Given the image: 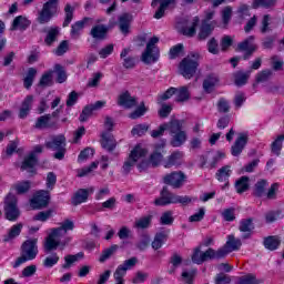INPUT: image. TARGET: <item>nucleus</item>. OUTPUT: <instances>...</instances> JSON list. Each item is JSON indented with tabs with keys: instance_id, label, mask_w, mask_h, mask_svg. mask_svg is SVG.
<instances>
[{
	"instance_id": "1",
	"label": "nucleus",
	"mask_w": 284,
	"mask_h": 284,
	"mask_svg": "<svg viewBox=\"0 0 284 284\" xmlns=\"http://www.w3.org/2000/svg\"><path fill=\"white\" fill-rule=\"evenodd\" d=\"M74 230V222L71 220H64L62 223H60V226L53 227L50 230L48 236L44 241V250L47 252H52V250H65V246L72 241V237H64L68 232H72Z\"/></svg>"
},
{
	"instance_id": "33",
	"label": "nucleus",
	"mask_w": 284,
	"mask_h": 284,
	"mask_svg": "<svg viewBox=\"0 0 284 284\" xmlns=\"http://www.w3.org/2000/svg\"><path fill=\"white\" fill-rule=\"evenodd\" d=\"M168 234H170V232L165 231V232H160L155 235L152 242L153 250H161V247H163V245L165 244V241H168Z\"/></svg>"
},
{
	"instance_id": "40",
	"label": "nucleus",
	"mask_w": 284,
	"mask_h": 284,
	"mask_svg": "<svg viewBox=\"0 0 284 284\" xmlns=\"http://www.w3.org/2000/svg\"><path fill=\"white\" fill-rule=\"evenodd\" d=\"M151 223H152V215H145L135 221L134 227H136L138 230H146V227H150Z\"/></svg>"
},
{
	"instance_id": "49",
	"label": "nucleus",
	"mask_w": 284,
	"mask_h": 284,
	"mask_svg": "<svg viewBox=\"0 0 284 284\" xmlns=\"http://www.w3.org/2000/svg\"><path fill=\"white\" fill-rule=\"evenodd\" d=\"M97 168H99V162H93L90 166L78 169L77 174L79 178L88 176L89 174H92V172L97 170Z\"/></svg>"
},
{
	"instance_id": "11",
	"label": "nucleus",
	"mask_w": 284,
	"mask_h": 284,
	"mask_svg": "<svg viewBox=\"0 0 284 284\" xmlns=\"http://www.w3.org/2000/svg\"><path fill=\"white\" fill-rule=\"evenodd\" d=\"M241 240L235 239L234 235H229L227 241L224 245V247L220 248L216 252L217 258H225L227 254L232 252H236L237 250H241Z\"/></svg>"
},
{
	"instance_id": "43",
	"label": "nucleus",
	"mask_w": 284,
	"mask_h": 284,
	"mask_svg": "<svg viewBox=\"0 0 284 284\" xmlns=\"http://www.w3.org/2000/svg\"><path fill=\"white\" fill-rule=\"evenodd\" d=\"M281 245V240L277 236H270L264 240V246L266 250H277Z\"/></svg>"
},
{
	"instance_id": "36",
	"label": "nucleus",
	"mask_w": 284,
	"mask_h": 284,
	"mask_svg": "<svg viewBox=\"0 0 284 284\" xmlns=\"http://www.w3.org/2000/svg\"><path fill=\"white\" fill-rule=\"evenodd\" d=\"M250 74L251 72H242L239 71L234 74V83L235 85H237L239 88H241L242 85H245V83H247V80L250 79Z\"/></svg>"
},
{
	"instance_id": "63",
	"label": "nucleus",
	"mask_w": 284,
	"mask_h": 284,
	"mask_svg": "<svg viewBox=\"0 0 284 284\" xmlns=\"http://www.w3.org/2000/svg\"><path fill=\"white\" fill-rule=\"evenodd\" d=\"M254 230V224L252 223V220H243L240 223V232H251Z\"/></svg>"
},
{
	"instance_id": "8",
	"label": "nucleus",
	"mask_w": 284,
	"mask_h": 284,
	"mask_svg": "<svg viewBox=\"0 0 284 284\" xmlns=\"http://www.w3.org/2000/svg\"><path fill=\"white\" fill-rule=\"evenodd\" d=\"M57 12H59V0H48L38 13V22L41 24L50 23Z\"/></svg>"
},
{
	"instance_id": "45",
	"label": "nucleus",
	"mask_w": 284,
	"mask_h": 284,
	"mask_svg": "<svg viewBox=\"0 0 284 284\" xmlns=\"http://www.w3.org/2000/svg\"><path fill=\"white\" fill-rule=\"evenodd\" d=\"M175 99L178 102L187 101L190 99V90L187 87H181L175 89Z\"/></svg>"
},
{
	"instance_id": "46",
	"label": "nucleus",
	"mask_w": 284,
	"mask_h": 284,
	"mask_svg": "<svg viewBox=\"0 0 284 284\" xmlns=\"http://www.w3.org/2000/svg\"><path fill=\"white\" fill-rule=\"evenodd\" d=\"M83 254L79 253L77 255H67L64 257V264L62 265V270H70V267H72V265H74V263H77V261H79V258H82Z\"/></svg>"
},
{
	"instance_id": "53",
	"label": "nucleus",
	"mask_w": 284,
	"mask_h": 284,
	"mask_svg": "<svg viewBox=\"0 0 284 284\" xmlns=\"http://www.w3.org/2000/svg\"><path fill=\"white\" fill-rule=\"evenodd\" d=\"M94 156V149L87 148L78 156L79 163H85L88 159H92Z\"/></svg>"
},
{
	"instance_id": "21",
	"label": "nucleus",
	"mask_w": 284,
	"mask_h": 284,
	"mask_svg": "<svg viewBox=\"0 0 284 284\" xmlns=\"http://www.w3.org/2000/svg\"><path fill=\"white\" fill-rule=\"evenodd\" d=\"M245 145H247V135L240 134L236 139L234 145L231 148V154L233 156H239L243 152Z\"/></svg>"
},
{
	"instance_id": "56",
	"label": "nucleus",
	"mask_w": 284,
	"mask_h": 284,
	"mask_svg": "<svg viewBox=\"0 0 284 284\" xmlns=\"http://www.w3.org/2000/svg\"><path fill=\"white\" fill-rule=\"evenodd\" d=\"M174 94H176V88H170L164 93L159 95L158 103L163 104V101H168V99H172Z\"/></svg>"
},
{
	"instance_id": "3",
	"label": "nucleus",
	"mask_w": 284,
	"mask_h": 284,
	"mask_svg": "<svg viewBox=\"0 0 284 284\" xmlns=\"http://www.w3.org/2000/svg\"><path fill=\"white\" fill-rule=\"evenodd\" d=\"M163 148H165L164 140L155 144V150L150 154L149 159L143 158L141 163L138 164L139 172H145V170H150V168H159V165L163 163V154L161 153Z\"/></svg>"
},
{
	"instance_id": "19",
	"label": "nucleus",
	"mask_w": 284,
	"mask_h": 284,
	"mask_svg": "<svg viewBox=\"0 0 284 284\" xmlns=\"http://www.w3.org/2000/svg\"><path fill=\"white\" fill-rule=\"evenodd\" d=\"M93 193H94V187L78 190L72 197V204L81 205V203H85V201H88V196H90V194H93Z\"/></svg>"
},
{
	"instance_id": "31",
	"label": "nucleus",
	"mask_w": 284,
	"mask_h": 284,
	"mask_svg": "<svg viewBox=\"0 0 284 284\" xmlns=\"http://www.w3.org/2000/svg\"><path fill=\"white\" fill-rule=\"evenodd\" d=\"M30 27V20L23 16H18L14 18L12 24H11V30H26L27 28Z\"/></svg>"
},
{
	"instance_id": "23",
	"label": "nucleus",
	"mask_w": 284,
	"mask_h": 284,
	"mask_svg": "<svg viewBox=\"0 0 284 284\" xmlns=\"http://www.w3.org/2000/svg\"><path fill=\"white\" fill-rule=\"evenodd\" d=\"M132 24V14L130 13H123L119 18V28L121 30L122 34H129L130 33V26Z\"/></svg>"
},
{
	"instance_id": "38",
	"label": "nucleus",
	"mask_w": 284,
	"mask_h": 284,
	"mask_svg": "<svg viewBox=\"0 0 284 284\" xmlns=\"http://www.w3.org/2000/svg\"><path fill=\"white\" fill-rule=\"evenodd\" d=\"M194 276H196V270H184L181 274V283L183 284H193L194 283Z\"/></svg>"
},
{
	"instance_id": "35",
	"label": "nucleus",
	"mask_w": 284,
	"mask_h": 284,
	"mask_svg": "<svg viewBox=\"0 0 284 284\" xmlns=\"http://www.w3.org/2000/svg\"><path fill=\"white\" fill-rule=\"evenodd\" d=\"M235 189L239 194H243V192H247L250 189V178L242 176L240 180L235 183Z\"/></svg>"
},
{
	"instance_id": "7",
	"label": "nucleus",
	"mask_w": 284,
	"mask_h": 284,
	"mask_svg": "<svg viewBox=\"0 0 284 284\" xmlns=\"http://www.w3.org/2000/svg\"><path fill=\"white\" fill-rule=\"evenodd\" d=\"M39 254V247L37 246V240H28L22 244V255L16 261L13 267H19L27 263V261H34Z\"/></svg>"
},
{
	"instance_id": "57",
	"label": "nucleus",
	"mask_w": 284,
	"mask_h": 284,
	"mask_svg": "<svg viewBox=\"0 0 284 284\" xmlns=\"http://www.w3.org/2000/svg\"><path fill=\"white\" fill-rule=\"evenodd\" d=\"M102 79H103V73H101V72L93 73V75L91 77V79L88 82V87L89 88H98L99 83H101Z\"/></svg>"
},
{
	"instance_id": "62",
	"label": "nucleus",
	"mask_w": 284,
	"mask_h": 284,
	"mask_svg": "<svg viewBox=\"0 0 284 284\" xmlns=\"http://www.w3.org/2000/svg\"><path fill=\"white\" fill-rule=\"evenodd\" d=\"M145 281H148V273L138 271L135 273V276L132 280V283L133 284H142V283H145Z\"/></svg>"
},
{
	"instance_id": "50",
	"label": "nucleus",
	"mask_w": 284,
	"mask_h": 284,
	"mask_svg": "<svg viewBox=\"0 0 284 284\" xmlns=\"http://www.w3.org/2000/svg\"><path fill=\"white\" fill-rule=\"evenodd\" d=\"M53 72L58 75V83H65V81L68 80V74H65V70H63V67H61V64H55L53 67Z\"/></svg>"
},
{
	"instance_id": "6",
	"label": "nucleus",
	"mask_w": 284,
	"mask_h": 284,
	"mask_svg": "<svg viewBox=\"0 0 284 284\" xmlns=\"http://www.w3.org/2000/svg\"><path fill=\"white\" fill-rule=\"evenodd\" d=\"M169 133L171 136V145L173 148H181L187 141V133L183 130V122L180 120L170 121Z\"/></svg>"
},
{
	"instance_id": "12",
	"label": "nucleus",
	"mask_w": 284,
	"mask_h": 284,
	"mask_svg": "<svg viewBox=\"0 0 284 284\" xmlns=\"http://www.w3.org/2000/svg\"><path fill=\"white\" fill-rule=\"evenodd\" d=\"M212 19H214V10L206 11L199 33L200 39H207V37L212 34V30H214L216 26V21H212Z\"/></svg>"
},
{
	"instance_id": "4",
	"label": "nucleus",
	"mask_w": 284,
	"mask_h": 284,
	"mask_svg": "<svg viewBox=\"0 0 284 284\" xmlns=\"http://www.w3.org/2000/svg\"><path fill=\"white\" fill-rule=\"evenodd\" d=\"M148 155V150L143 148L141 144L135 145L130 152L128 159L124 161L122 170L124 174H130L132 172V168L136 165L139 168V163L145 159Z\"/></svg>"
},
{
	"instance_id": "41",
	"label": "nucleus",
	"mask_w": 284,
	"mask_h": 284,
	"mask_svg": "<svg viewBox=\"0 0 284 284\" xmlns=\"http://www.w3.org/2000/svg\"><path fill=\"white\" fill-rule=\"evenodd\" d=\"M116 250H119V245L116 244H113L109 248H105L100 255V258H99L100 263H105V261L111 258L112 255L116 253Z\"/></svg>"
},
{
	"instance_id": "37",
	"label": "nucleus",
	"mask_w": 284,
	"mask_h": 284,
	"mask_svg": "<svg viewBox=\"0 0 284 284\" xmlns=\"http://www.w3.org/2000/svg\"><path fill=\"white\" fill-rule=\"evenodd\" d=\"M30 187H32L30 181H21L13 184L12 190H14L17 194H26V192L30 191Z\"/></svg>"
},
{
	"instance_id": "42",
	"label": "nucleus",
	"mask_w": 284,
	"mask_h": 284,
	"mask_svg": "<svg viewBox=\"0 0 284 284\" xmlns=\"http://www.w3.org/2000/svg\"><path fill=\"white\" fill-rule=\"evenodd\" d=\"M59 261H60L59 254L52 253L43 260L42 265L50 270L54 267V265H57Z\"/></svg>"
},
{
	"instance_id": "59",
	"label": "nucleus",
	"mask_w": 284,
	"mask_h": 284,
	"mask_svg": "<svg viewBox=\"0 0 284 284\" xmlns=\"http://www.w3.org/2000/svg\"><path fill=\"white\" fill-rule=\"evenodd\" d=\"M37 274V265L32 264L24 267L21 272L22 278H30Z\"/></svg>"
},
{
	"instance_id": "14",
	"label": "nucleus",
	"mask_w": 284,
	"mask_h": 284,
	"mask_svg": "<svg viewBox=\"0 0 284 284\" xmlns=\"http://www.w3.org/2000/svg\"><path fill=\"white\" fill-rule=\"evenodd\" d=\"M42 152L43 146H34L33 151L22 162L21 169L27 170L28 172H32V170H34V165H37V154H41Z\"/></svg>"
},
{
	"instance_id": "5",
	"label": "nucleus",
	"mask_w": 284,
	"mask_h": 284,
	"mask_svg": "<svg viewBox=\"0 0 284 284\" xmlns=\"http://www.w3.org/2000/svg\"><path fill=\"white\" fill-rule=\"evenodd\" d=\"M194 199L187 195H176L170 193L166 189H163L161 192V196L154 201L155 205L165 206L180 203L181 205H190Z\"/></svg>"
},
{
	"instance_id": "24",
	"label": "nucleus",
	"mask_w": 284,
	"mask_h": 284,
	"mask_svg": "<svg viewBox=\"0 0 284 284\" xmlns=\"http://www.w3.org/2000/svg\"><path fill=\"white\" fill-rule=\"evenodd\" d=\"M45 145L50 150H63V148H65V136L62 134L55 135L51 141H47Z\"/></svg>"
},
{
	"instance_id": "54",
	"label": "nucleus",
	"mask_w": 284,
	"mask_h": 284,
	"mask_svg": "<svg viewBox=\"0 0 284 284\" xmlns=\"http://www.w3.org/2000/svg\"><path fill=\"white\" fill-rule=\"evenodd\" d=\"M148 130H150L149 124H138V125L133 126L131 134L133 136H143V134H145V132H148Z\"/></svg>"
},
{
	"instance_id": "39",
	"label": "nucleus",
	"mask_w": 284,
	"mask_h": 284,
	"mask_svg": "<svg viewBox=\"0 0 284 284\" xmlns=\"http://www.w3.org/2000/svg\"><path fill=\"white\" fill-rule=\"evenodd\" d=\"M34 77H37V69L30 68L23 80V85L27 88V90L32 88V83H34Z\"/></svg>"
},
{
	"instance_id": "29",
	"label": "nucleus",
	"mask_w": 284,
	"mask_h": 284,
	"mask_svg": "<svg viewBox=\"0 0 284 284\" xmlns=\"http://www.w3.org/2000/svg\"><path fill=\"white\" fill-rule=\"evenodd\" d=\"M239 48L246 52V54H252L253 52H256V44L254 43V36L248 37L246 40H244L242 43L239 44Z\"/></svg>"
},
{
	"instance_id": "25",
	"label": "nucleus",
	"mask_w": 284,
	"mask_h": 284,
	"mask_svg": "<svg viewBox=\"0 0 284 284\" xmlns=\"http://www.w3.org/2000/svg\"><path fill=\"white\" fill-rule=\"evenodd\" d=\"M90 34L93 39L101 41L105 39L108 34V27H105V24H95L92 27Z\"/></svg>"
},
{
	"instance_id": "51",
	"label": "nucleus",
	"mask_w": 284,
	"mask_h": 284,
	"mask_svg": "<svg viewBox=\"0 0 284 284\" xmlns=\"http://www.w3.org/2000/svg\"><path fill=\"white\" fill-rule=\"evenodd\" d=\"M231 174H232V169H230V166H223L216 173L217 181L223 183L230 179Z\"/></svg>"
},
{
	"instance_id": "27",
	"label": "nucleus",
	"mask_w": 284,
	"mask_h": 284,
	"mask_svg": "<svg viewBox=\"0 0 284 284\" xmlns=\"http://www.w3.org/2000/svg\"><path fill=\"white\" fill-rule=\"evenodd\" d=\"M216 85H219V75H207L203 82V90L210 94V92H214Z\"/></svg>"
},
{
	"instance_id": "30",
	"label": "nucleus",
	"mask_w": 284,
	"mask_h": 284,
	"mask_svg": "<svg viewBox=\"0 0 284 284\" xmlns=\"http://www.w3.org/2000/svg\"><path fill=\"white\" fill-rule=\"evenodd\" d=\"M90 21H92L90 18H84L83 20L75 22L71 28V37L77 39V37L83 32V28H85Z\"/></svg>"
},
{
	"instance_id": "34",
	"label": "nucleus",
	"mask_w": 284,
	"mask_h": 284,
	"mask_svg": "<svg viewBox=\"0 0 284 284\" xmlns=\"http://www.w3.org/2000/svg\"><path fill=\"white\" fill-rule=\"evenodd\" d=\"M21 230H23V224H16L13 225L9 232L7 233V235H4L3 241L6 243L13 241V239H17V236H19V234H21Z\"/></svg>"
},
{
	"instance_id": "58",
	"label": "nucleus",
	"mask_w": 284,
	"mask_h": 284,
	"mask_svg": "<svg viewBox=\"0 0 284 284\" xmlns=\"http://www.w3.org/2000/svg\"><path fill=\"white\" fill-rule=\"evenodd\" d=\"M52 214H54L53 210L42 211L34 215V221H41L44 223V221H48V219H51Z\"/></svg>"
},
{
	"instance_id": "10",
	"label": "nucleus",
	"mask_w": 284,
	"mask_h": 284,
	"mask_svg": "<svg viewBox=\"0 0 284 284\" xmlns=\"http://www.w3.org/2000/svg\"><path fill=\"white\" fill-rule=\"evenodd\" d=\"M4 214L8 221H17V219H19L17 196L12 195V193H9L4 199Z\"/></svg>"
},
{
	"instance_id": "64",
	"label": "nucleus",
	"mask_w": 284,
	"mask_h": 284,
	"mask_svg": "<svg viewBox=\"0 0 284 284\" xmlns=\"http://www.w3.org/2000/svg\"><path fill=\"white\" fill-rule=\"evenodd\" d=\"M256 276L248 274L240 278L237 284H256Z\"/></svg>"
},
{
	"instance_id": "17",
	"label": "nucleus",
	"mask_w": 284,
	"mask_h": 284,
	"mask_svg": "<svg viewBox=\"0 0 284 284\" xmlns=\"http://www.w3.org/2000/svg\"><path fill=\"white\" fill-rule=\"evenodd\" d=\"M164 183L172 187H181L185 183V174L182 172H173L164 178Z\"/></svg>"
},
{
	"instance_id": "60",
	"label": "nucleus",
	"mask_w": 284,
	"mask_h": 284,
	"mask_svg": "<svg viewBox=\"0 0 284 284\" xmlns=\"http://www.w3.org/2000/svg\"><path fill=\"white\" fill-rule=\"evenodd\" d=\"M160 223L162 225H172L174 223V217L172 211H166L160 217Z\"/></svg>"
},
{
	"instance_id": "47",
	"label": "nucleus",
	"mask_w": 284,
	"mask_h": 284,
	"mask_svg": "<svg viewBox=\"0 0 284 284\" xmlns=\"http://www.w3.org/2000/svg\"><path fill=\"white\" fill-rule=\"evenodd\" d=\"M268 183L266 180H260L256 182L254 186V194L255 196H265V190H267Z\"/></svg>"
},
{
	"instance_id": "2",
	"label": "nucleus",
	"mask_w": 284,
	"mask_h": 284,
	"mask_svg": "<svg viewBox=\"0 0 284 284\" xmlns=\"http://www.w3.org/2000/svg\"><path fill=\"white\" fill-rule=\"evenodd\" d=\"M201 60V54L196 52L190 53L185 57L179 65V72L184 79H192L196 74L199 69V61Z\"/></svg>"
},
{
	"instance_id": "15",
	"label": "nucleus",
	"mask_w": 284,
	"mask_h": 284,
	"mask_svg": "<svg viewBox=\"0 0 284 284\" xmlns=\"http://www.w3.org/2000/svg\"><path fill=\"white\" fill-rule=\"evenodd\" d=\"M50 203V193L48 191H39L36 193L34 197L31 200V206L34 210L40 207H45Z\"/></svg>"
},
{
	"instance_id": "18",
	"label": "nucleus",
	"mask_w": 284,
	"mask_h": 284,
	"mask_svg": "<svg viewBox=\"0 0 284 284\" xmlns=\"http://www.w3.org/2000/svg\"><path fill=\"white\" fill-rule=\"evenodd\" d=\"M57 112H59V110L54 111L52 114H44L38 118L36 121V128L38 130H48V128H53L54 122H52V116H57Z\"/></svg>"
},
{
	"instance_id": "13",
	"label": "nucleus",
	"mask_w": 284,
	"mask_h": 284,
	"mask_svg": "<svg viewBox=\"0 0 284 284\" xmlns=\"http://www.w3.org/2000/svg\"><path fill=\"white\" fill-rule=\"evenodd\" d=\"M210 258H219L216 251L209 248L206 252H201V248H195L192 255V262L196 265H201L205 261H210Z\"/></svg>"
},
{
	"instance_id": "61",
	"label": "nucleus",
	"mask_w": 284,
	"mask_h": 284,
	"mask_svg": "<svg viewBox=\"0 0 284 284\" xmlns=\"http://www.w3.org/2000/svg\"><path fill=\"white\" fill-rule=\"evenodd\" d=\"M258 6H262V8H274L276 0H256L253 2V8H258Z\"/></svg>"
},
{
	"instance_id": "52",
	"label": "nucleus",
	"mask_w": 284,
	"mask_h": 284,
	"mask_svg": "<svg viewBox=\"0 0 284 284\" xmlns=\"http://www.w3.org/2000/svg\"><path fill=\"white\" fill-rule=\"evenodd\" d=\"M128 274V271L123 268V266L119 265L113 273V278L115 283H125V280L123 278Z\"/></svg>"
},
{
	"instance_id": "55",
	"label": "nucleus",
	"mask_w": 284,
	"mask_h": 284,
	"mask_svg": "<svg viewBox=\"0 0 284 284\" xmlns=\"http://www.w3.org/2000/svg\"><path fill=\"white\" fill-rule=\"evenodd\" d=\"M166 130L170 131V122L161 124L156 130H153L151 132L152 139H159V136H163Z\"/></svg>"
},
{
	"instance_id": "44",
	"label": "nucleus",
	"mask_w": 284,
	"mask_h": 284,
	"mask_svg": "<svg viewBox=\"0 0 284 284\" xmlns=\"http://www.w3.org/2000/svg\"><path fill=\"white\" fill-rule=\"evenodd\" d=\"M283 141L284 135H278L275 141L271 144L272 153L275 154V156L281 155V150H283Z\"/></svg>"
},
{
	"instance_id": "9",
	"label": "nucleus",
	"mask_w": 284,
	"mask_h": 284,
	"mask_svg": "<svg viewBox=\"0 0 284 284\" xmlns=\"http://www.w3.org/2000/svg\"><path fill=\"white\" fill-rule=\"evenodd\" d=\"M156 43H159V39L156 37L149 40L146 43V49L141 57L143 63L150 64L159 61V47H156Z\"/></svg>"
},
{
	"instance_id": "20",
	"label": "nucleus",
	"mask_w": 284,
	"mask_h": 284,
	"mask_svg": "<svg viewBox=\"0 0 284 284\" xmlns=\"http://www.w3.org/2000/svg\"><path fill=\"white\" fill-rule=\"evenodd\" d=\"M175 0H153L152 8H158L155 11L154 18L155 19H162V17L165 14V10L168 9V6H172Z\"/></svg>"
},
{
	"instance_id": "48",
	"label": "nucleus",
	"mask_w": 284,
	"mask_h": 284,
	"mask_svg": "<svg viewBox=\"0 0 284 284\" xmlns=\"http://www.w3.org/2000/svg\"><path fill=\"white\" fill-rule=\"evenodd\" d=\"M52 74H54V71L50 70L42 74L39 85L40 88H49V85H52Z\"/></svg>"
},
{
	"instance_id": "28",
	"label": "nucleus",
	"mask_w": 284,
	"mask_h": 284,
	"mask_svg": "<svg viewBox=\"0 0 284 284\" xmlns=\"http://www.w3.org/2000/svg\"><path fill=\"white\" fill-rule=\"evenodd\" d=\"M182 159L183 152L176 151L166 159V161L164 162V168L170 169L174 168V165H181Z\"/></svg>"
},
{
	"instance_id": "22",
	"label": "nucleus",
	"mask_w": 284,
	"mask_h": 284,
	"mask_svg": "<svg viewBox=\"0 0 284 284\" xmlns=\"http://www.w3.org/2000/svg\"><path fill=\"white\" fill-rule=\"evenodd\" d=\"M32 103H34V97L27 95L20 106V111H19L20 119H26V116L30 114V111L32 110Z\"/></svg>"
},
{
	"instance_id": "26",
	"label": "nucleus",
	"mask_w": 284,
	"mask_h": 284,
	"mask_svg": "<svg viewBox=\"0 0 284 284\" xmlns=\"http://www.w3.org/2000/svg\"><path fill=\"white\" fill-rule=\"evenodd\" d=\"M102 148L108 150V152H112L116 148V140H114V136L110 132L102 133Z\"/></svg>"
},
{
	"instance_id": "16",
	"label": "nucleus",
	"mask_w": 284,
	"mask_h": 284,
	"mask_svg": "<svg viewBox=\"0 0 284 284\" xmlns=\"http://www.w3.org/2000/svg\"><path fill=\"white\" fill-rule=\"evenodd\" d=\"M118 105L130 110L136 105V99L129 91H122L118 97Z\"/></svg>"
},
{
	"instance_id": "32",
	"label": "nucleus",
	"mask_w": 284,
	"mask_h": 284,
	"mask_svg": "<svg viewBox=\"0 0 284 284\" xmlns=\"http://www.w3.org/2000/svg\"><path fill=\"white\" fill-rule=\"evenodd\" d=\"M120 59H122L123 65L126 69H132L136 65V60L130 57V49H123L120 54Z\"/></svg>"
}]
</instances>
